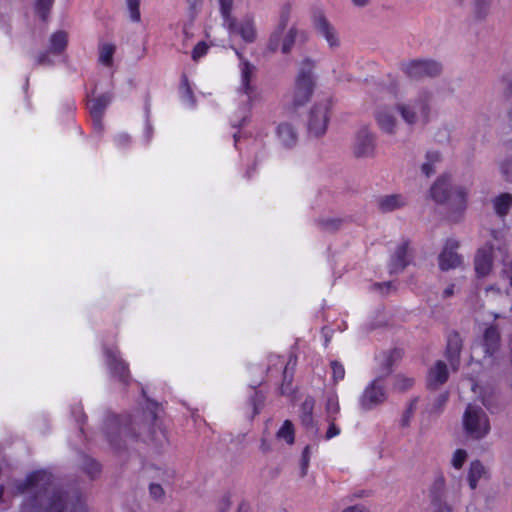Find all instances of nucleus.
Returning <instances> with one entry per match:
<instances>
[{
    "label": "nucleus",
    "mask_w": 512,
    "mask_h": 512,
    "mask_svg": "<svg viewBox=\"0 0 512 512\" xmlns=\"http://www.w3.org/2000/svg\"><path fill=\"white\" fill-rule=\"evenodd\" d=\"M432 103V91L423 89L414 97L398 102L395 109L407 125L414 126L418 123H428L432 110Z\"/></svg>",
    "instance_id": "1"
},
{
    "label": "nucleus",
    "mask_w": 512,
    "mask_h": 512,
    "mask_svg": "<svg viewBox=\"0 0 512 512\" xmlns=\"http://www.w3.org/2000/svg\"><path fill=\"white\" fill-rule=\"evenodd\" d=\"M290 14L291 7L289 5L281 8L278 24L271 33L267 43L269 51L276 52L280 50L283 54H287L293 47L298 31L294 26L288 27Z\"/></svg>",
    "instance_id": "2"
},
{
    "label": "nucleus",
    "mask_w": 512,
    "mask_h": 512,
    "mask_svg": "<svg viewBox=\"0 0 512 512\" xmlns=\"http://www.w3.org/2000/svg\"><path fill=\"white\" fill-rule=\"evenodd\" d=\"M466 434L472 439H482L490 432V422L482 408L469 404L462 418Z\"/></svg>",
    "instance_id": "3"
},
{
    "label": "nucleus",
    "mask_w": 512,
    "mask_h": 512,
    "mask_svg": "<svg viewBox=\"0 0 512 512\" xmlns=\"http://www.w3.org/2000/svg\"><path fill=\"white\" fill-rule=\"evenodd\" d=\"M401 70L410 79L421 80L440 75L442 65L431 59H414L403 62Z\"/></svg>",
    "instance_id": "4"
},
{
    "label": "nucleus",
    "mask_w": 512,
    "mask_h": 512,
    "mask_svg": "<svg viewBox=\"0 0 512 512\" xmlns=\"http://www.w3.org/2000/svg\"><path fill=\"white\" fill-rule=\"evenodd\" d=\"M330 119L329 104L322 102L315 104L309 110L307 117V130L310 137H322L328 128Z\"/></svg>",
    "instance_id": "5"
},
{
    "label": "nucleus",
    "mask_w": 512,
    "mask_h": 512,
    "mask_svg": "<svg viewBox=\"0 0 512 512\" xmlns=\"http://www.w3.org/2000/svg\"><path fill=\"white\" fill-rule=\"evenodd\" d=\"M231 22V25L229 21L223 23V26L228 30L231 36H239L248 43L256 40L257 30L255 20L252 15H246L239 21L234 16L232 17Z\"/></svg>",
    "instance_id": "6"
},
{
    "label": "nucleus",
    "mask_w": 512,
    "mask_h": 512,
    "mask_svg": "<svg viewBox=\"0 0 512 512\" xmlns=\"http://www.w3.org/2000/svg\"><path fill=\"white\" fill-rule=\"evenodd\" d=\"M314 87V77L310 70H302L297 78L292 94V104L295 107L304 105L311 97Z\"/></svg>",
    "instance_id": "7"
},
{
    "label": "nucleus",
    "mask_w": 512,
    "mask_h": 512,
    "mask_svg": "<svg viewBox=\"0 0 512 512\" xmlns=\"http://www.w3.org/2000/svg\"><path fill=\"white\" fill-rule=\"evenodd\" d=\"M501 334L496 324H490L483 332L482 338L479 342V348L484 353L485 357H493L500 349Z\"/></svg>",
    "instance_id": "8"
},
{
    "label": "nucleus",
    "mask_w": 512,
    "mask_h": 512,
    "mask_svg": "<svg viewBox=\"0 0 512 512\" xmlns=\"http://www.w3.org/2000/svg\"><path fill=\"white\" fill-rule=\"evenodd\" d=\"M386 399V392L380 379L374 380L360 398V406L364 410H370L383 403Z\"/></svg>",
    "instance_id": "9"
},
{
    "label": "nucleus",
    "mask_w": 512,
    "mask_h": 512,
    "mask_svg": "<svg viewBox=\"0 0 512 512\" xmlns=\"http://www.w3.org/2000/svg\"><path fill=\"white\" fill-rule=\"evenodd\" d=\"M458 247L459 242L455 239H448L445 242L444 248L439 255V267L441 270L455 269L461 265L462 258L456 252Z\"/></svg>",
    "instance_id": "10"
},
{
    "label": "nucleus",
    "mask_w": 512,
    "mask_h": 512,
    "mask_svg": "<svg viewBox=\"0 0 512 512\" xmlns=\"http://www.w3.org/2000/svg\"><path fill=\"white\" fill-rule=\"evenodd\" d=\"M375 119L379 128L386 134L394 135L398 128V120L391 106L379 105L375 111Z\"/></svg>",
    "instance_id": "11"
},
{
    "label": "nucleus",
    "mask_w": 512,
    "mask_h": 512,
    "mask_svg": "<svg viewBox=\"0 0 512 512\" xmlns=\"http://www.w3.org/2000/svg\"><path fill=\"white\" fill-rule=\"evenodd\" d=\"M493 245L490 243L485 244L479 248L475 260V271L479 277L487 276L493 267Z\"/></svg>",
    "instance_id": "12"
},
{
    "label": "nucleus",
    "mask_w": 512,
    "mask_h": 512,
    "mask_svg": "<svg viewBox=\"0 0 512 512\" xmlns=\"http://www.w3.org/2000/svg\"><path fill=\"white\" fill-rule=\"evenodd\" d=\"M241 88L247 95V101L252 105L261 100V93L251 85L250 80L254 75V67L247 62L241 63Z\"/></svg>",
    "instance_id": "13"
},
{
    "label": "nucleus",
    "mask_w": 512,
    "mask_h": 512,
    "mask_svg": "<svg viewBox=\"0 0 512 512\" xmlns=\"http://www.w3.org/2000/svg\"><path fill=\"white\" fill-rule=\"evenodd\" d=\"M410 262L408 243L403 242L398 245L391 255L388 268L390 274H395L403 271Z\"/></svg>",
    "instance_id": "14"
},
{
    "label": "nucleus",
    "mask_w": 512,
    "mask_h": 512,
    "mask_svg": "<svg viewBox=\"0 0 512 512\" xmlns=\"http://www.w3.org/2000/svg\"><path fill=\"white\" fill-rule=\"evenodd\" d=\"M453 187L448 176H440L430 188L431 198L440 204L447 203Z\"/></svg>",
    "instance_id": "15"
},
{
    "label": "nucleus",
    "mask_w": 512,
    "mask_h": 512,
    "mask_svg": "<svg viewBox=\"0 0 512 512\" xmlns=\"http://www.w3.org/2000/svg\"><path fill=\"white\" fill-rule=\"evenodd\" d=\"M110 101L111 97L109 95H101L89 101V110L93 118L94 128L99 132L102 130V115Z\"/></svg>",
    "instance_id": "16"
},
{
    "label": "nucleus",
    "mask_w": 512,
    "mask_h": 512,
    "mask_svg": "<svg viewBox=\"0 0 512 512\" xmlns=\"http://www.w3.org/2000/svg\"><path fill=\"white\" fill-rule=\"evenodd\" d=\"M276 135L280 144L286 148L295 146L298 141L297 128L291 122L280 123L277 126Z\"/></svg>",
    "instance_id": "17"
},
{
    "label": "nucleus",
    "mask_w": 512,
    "mask_h": 512,
    "mask_svg": "<svg viewBox=\"0 0 512 512\" xmlns=\"http://www.w3.org/2000/svg\"><path fill=\"white\" fill-rule=\"evenodd\" d=\"M448 368L443 361H437L430 368L427 376V385L430 389H437L443 385L448 379Z\"/></svg>",
    "instance_id": "18"
},
{
    "label": "nucleus",
    "mask_w": 512,
    "mask_h": 512,
    "mask_svg": "<svg viewBox=\"0 0 512 512\" xmlns=\"http://www.w3.org/2000/svg\"><path fill=\"white\" fill-rule=\"evenodd\" d=\"M469 194V189L465 186H455L453 187L447 204L451 209L457 212H463L467 206V197Z\"/></svg>",
    "instance_id": "19"
},
{
    "label": "nucleus",
    "mask_w": 512,
    "mask_h": 512,
    "mask_svg": "<svg viewBox=\"0 0 512 512\" xmlns=\"http://www.w3.org/2000/svg\"><path fill=\"white\" fill-rule=\"evenodd\" d=\"M462 349V338L457 332L448 335L446 356L452 366L458 363L460 352Z\"/></svg>",
    "instance_id": "20"
},
{
    "label": "nucleus",
    "mask_w": 512,
    "mask_h": 512,
    "mask_svg": "<svg viewBox=\"0 0 512 512\" xmlns=\"http://www.w3.org/2000/svg\"><path fill=\"white\" fill-rule=\"evenodd\" d=\"M69 34L64 30L52 33L48 40V48L54 55H61L68 46Z\"/></svg>",
    "instance_id": "21"
},
{
    "label": "nucleus",
    "mask_w": 512,
    "mask_h": 512,
    "mask_svg": "<svg viewBox=\"0 0 512 512\" xmlns=\"http://www.w3.org/2000/svg\"><path fill=\"white\" fill-rule=\"evenodd\" d=\"M382 212H392L407 205V199L402 194H390L382 196L378 200Z\"/></svg>",
    "instance_id": "22"
},
{
    "label": "nucleus",
    "mask_w": 512,
    "mask_h": 512,
    "mask_svg": "<svg viewBox=\"0 0 512 512\" xmlns=\"http://www.w3.org/2000/svg\"><path fill=\"white\" fill-rule=\"evenodd\" d=\"M318 33L323 36L331 47L338 44L337 33L334 28L326 21V19H319L316 23Z\"/></svg>",
    "instance_id": "23"
},
{
    "label": "nucleus",
    "mask_w": 512,
    "mask_h": 512,
    "mask_svg": "<svg viewBox=\"0 0 512 512\" xmlns=\"http://www.w3.org/2000/svg\"><path fill=\"white\" fill-rule=\"evenodd\" d=\"M487 474L483 464L478 461H472L470 464L469 472H468V484L471 489H475L478 485V481L485 477Z\"/></svg>",
    "instance_id": "24"
},
{
    "label": "nucleus",
    "mask_w": 512,
    "mask_h": 512,
    "mask_svg": "<svg viewBox=\"0 0 512 512\" xmlns=\"http://www.w3.org/2000/svg\"><path fill=\"white\" fill-rule=\"evenodd\" d=\"M512 206V195L502 193L493 200V207L497 215L504 217L508 214Z\"/></svg>",
    "instance_id": "25"
},
{
    "label": "nucleus",
    "mask_w": 512,
    "mask_h": 512,
    "mask_svg": "<svg viewBox=\"0 0 512 512\" xmlns=\"http://www.w3.org/2000/svg\"><path fill=\"white\" fill-rule=\"evenodd\" d=\"M374 149V137L372 135H365L363 138L359 139V143L357 145L356 151H354V155L358 157L372 156L374 153Z\"/></svg>",
    "instance_id": "26"
},
{
    "label": "nucleus",
    "mask_w": 512,
    "mask_h": 512,
    "mask_svg": "<svg viewBox=\"0 0 512 512\" xmlns=\"http://www.w3.org/2000/svg\"><path fill=\"white\" fill-rule=\"evenodd\" d=\"M116 51V46L112 43H102L99 46L98 62L106 67H110L113 64V56Z\"/></svg>",
    "instance_id": "27"
},
{
    "label": "nucleus",
    "mask_w": 512,
    "mask_h": 512,
    "mask_svg": "<svg viewBox=\"0 0 512 512\" xmlns=\"http://www.w3.org/2000/svg\"><path fill=\"white\" fill-rule=\"evenodd\" d=\"M445 478L442 474L436 476L431 488H430V496H431V502H438L443 501V498L445 496Z\"/></svg>",
    "instance_id": "28"
},
{
    "label": "nucleus",
    "mask_w": 512,
    "mask_h": 512,
    "mask_svg": "<svg viewBox=\"0 0 512 512\" xmlns=\"http://www.w3.org/2000/svg\"><path fill=\"white\" fill-rule=\"evenodd\" d=\"M217 2L223 23L229 21L231 25L232 17H234L235 0H217Z\"/></svg>",
    "instance_id": "29"
},
{
    "label": "nucleus",
    "mask_w": 512,
    "mask_h": 512,
    "mask_svg": "<svg viewBox=\"0 0 512 512\" xmlns=\"http://www.w3.org/2000/svg\"><path fill=\"white\" fill-rule=\"evenodd\" d=\"M440 160L438 152H427L426 161L421 165V171L426 177L435 173V164Z\"/></svg>",
    "instance_id": "30"
},
{
    "label": "nucleus",
    "mask_w": 512,
    "mask_h": 512,
    "mask_svg": "<svg viewBox=\"0 0 512 512\" xmlns=\"http://www.w3.org/2000/svg\"><path fill=\"white\" fill-rule=\"evenodd\" d=\"M499 170L504 181L512 183V156H505L498 161Z\"/></svg>",
    "instance_id": "31"
},
{
    "label": "nucleus",
    "mask_w": 512,
    "mask_h": 512,
    "mask_svg": "<svg viewBox=\"0 0 512 512\" xmlns=\"http://www.w3.org/2000/svg\"><path fill=\"white\" fill-rule=\"evenodd\" d=\"M396 285L393 281L383 283H373L371 290L378 293L380 296H388L396 291Z\"/></svg>",
    "instance_id": "32"
},
{
    "label": "nucleus",
    "mask_w": 512,
    "mask_h": 512,
    "mask_svg": "<svg viewBox=\"0 0 512 512\" xmlns=\"http://www.w3.org/2000/svg\"><path fill=\"white\" fill-rule=\"evenodd\" d=\"M279 439L284 440L288 444L294 442V431L290 421L286 420L277 433Z\"/></svg>",
    "instance_id": "33"
},
{
    "label": "nucleus",
    "mask_w": 512,
    "mask_h": 512,
    "mask_svg": "<svg viewBox=\"0 0 512 512\" xmlns=\"http://www.w3.org/2000/svg\"><path fill=\"white\" fill-rule=\"evenodd\" d=\"M414 385V379L405 375H397L394 379V388L400 392L407 391Z\"/></svg>",
    "instance_id": "34"
},
{
    "label": "nucleus",
    "mask_w": 512,
    "mask_h": 512,
    "mask_svg": "<svg viewBox=\"0 0 512 512\" xmlns=\"http://www.w3.org/2000/svg\"><path fill=\"white\" fill-rule=\"evenodd\" d=\"M108 358L109 364L113 366L114 371L118 372L121 378H124L127 372L126 365L120 359H118L115 353H109Z\"/></svg>",
    "instance_id": "35"
},
{
    "label": "nucleus",
    "mask_w": 512,
    "mask_h": 512,
    "mask_svg": "<svg viewBox=\"0 0 512 512\" xmlns=\"http://www.w3.org/2000/svg\"><path fill=\"white\" fill-rule=\"evenodd\" d=\"M467 457H468V454H467L466 450L457 449L452 455L451 465L457 470L461 469L463 467L464 463L466 462Z\"/></svg>",
    "instance_id": "36"
},
{
    "label": "nucleus",
    "mask_w": 512,
    "mask_h": 512,
    "mask_svg": "<svg viewBox=\"0 0 512 512\" xmlns=\"http://www.w3.org/2000/svg\"><path fill=\"white\" fill-rule=\"evenodd\" d=\"M448 399V395L446 393H442L438 395L432 403L429 404L427 410L429 413H438L442 410L444 405L446 404Z\"/></svg>",
    "instance_id": "37"
},
{
    "label": "nucleus",
    "mask_w": 512,
    "mask_h": 512,
    "mask_svg": "<svg viewBox=\"0 0 512 512\" xmlns=\"http://www.w3.org/2000/svg\"><path fill=\"white\" fill-rule=\"evenodd\" d=\"M417 399L412 400L407 409L404 411L402 418H401V426L402 427H408L410 424V420L414 414V411L416 409Z\"/></svg>",
    "instance_id": "38"
},
{
    "label": "nucleus",
    "mask_w": 512,
    "mask_h": 512,
    "mask_svg": "<svg viewBox=\"0 0 512 512\" xmlns=\"http://www.w3.org/2000/svg\"><path fill=\"white\" fill-rule=\"evenodd\" d=\"M398 356L399 353L397 351H390L388 353H383L378 357V360L382 365L385 366V370L388 372L392 366L394 358Z\"/></svg>",
    "instance_id": "39"
},
{
    "label": "nucleus",
    "mask_w": 512,
    "mask_h": 512,
    "mask_svg": "<svg viewBox=\"0 0 512 512\" xmlns=\"http://www.w3.org/2000/svg\"><path fill=\"white\" fill-rule=\"evenodd\" d=\"M127 6L130 12V18L133 21H139L140 20V0H126Z\"/></svg>",
    "instance_id": "40"
},
{
    "label": "nucleus",
    "mask_w": 512,
    "mask_h": 512,
    "mask_svg": "<svg viewBox=\"0 0 512 512\" xmlns=\"http://www.w3.org/2000/svg\"><path fill=\"white\" fill-rule=\"evenodd\" d=\"M207 51H208V45L205 42L201 41V42L197 43L192 51V59L194 61H198L201 57L206 55Z\"/></svg>",
    "instance_id": "41"
},
{
    "label": "nucleus",
    "mask_w": 512,
    "mask_h": 512,
    "mask_svg": "<svg viewBox=\"0 0 512 512\" xmlns=\"http://www.w3.org/2000/svg\"><path fill=\"white\" fill-rule=\"evenodd\" d=\"M52 52L48 49L47 51L41 52L36 57V62L39 65L51 66L53 65V60L51 58Z\"/></svg>",
    "instance_id": "42"
},
{
    "label": "nucleus",
    "mask_w": 512,
    "mask_h": 512,
    "mask_svg": "<svg viewBox=\"0 0 512 512\" xmlns=\"http://www.w3.org/2000/svg\"><path fill=\"white\" fill-rule=\"evenodd\" d=\"M313 409V401L306 400L303 404L304 415L302 416V421L304 424H309L312 421L311 412Z\"/></svg>",
    "instance_id": "43"
},
{
    "label": "nucleus",
    "mask_w": 512,
    "mask_h": 512,
    "mask_svg": "<svg viewBox=\"0 0 512 512\" xmlns=\"http://www.w3.org/2000/svg\"><path fill=\"white\" fill-rule=\"evenodd\" d=\"M432 506H433L432 512H453L451 505H449L445 501L434 502V503H432Z\"/></svg>",
    "instance_id": "44"
},
{
    "label": "nucleus",
    "mask_w": 512,
    "mask_h": 512,
    "mask_svg": "<svg viewBox=\"0 0 512 512\" xmlns=\"http://www.w3.org/2000/svg\"><path fill=\"white\" fill-rule=\"evenodd\" d=\"M52 3L53 0H37V9L43 18L45 17Z\"/></svg>",
    "instance_id": "45"
},
{
    "label": "nucleus",
    "mask_w": 512,
    "mask_h": 512,
    "mask_svg": "<svg viewBox=\"0 0 512 512\" xmlns=\"http://www.w3.org/2000/svg\"><path fill=\"white\" fill-rule=\"evenodd\" d=\"M149 491L151 496L156 500H159L164 496V490L158 484H151L149 487Z\"/></svg>",
    "instance_id": "46"
},
{
    "label": "nucleus",
    "mask_w": 512,
    "mask_h": 512,
    "mask_svg": "<svg viewBox=\"0 0 512 512\" xmlns=\"http://www.w3.org/2000/svg\"><path fill=\"white\" fill-rule=\"evenodd\" d=\"M340 433V428L335 423H330L328 430L326 432L325 438L327 440L332 439Z\"/></svg>",
    "instance_id": "47"
},
{
    "label": "nucleus",
    "mask_w": 512,
    "mask_h": 512,
    "mask_svg": "<svg viewBox=\"0 0 512 512\" xmlns=\"http://www.w3.org/2000/svg\"><path fill=\"white\" fill-rule=\"evenodd\" d=\"M333 376L335 379H343L344 377V368L342 365L333 362L332 363Z\"/></svg>",
    "instance_id": "48"
},
{
    "label": "nucleus",
    "mask_w": 512,
    "mask_h": 512,
    "mask_svg": "<svg viewBox=\"0 0 512 512\" xmlns=\"http://www.w3.org/2000/svg\"><path fill=\"white\" fill-rule=\"evenodd\" d=\"M47 512H62V499L58 497L50 504Z\"/></svg>",
    "instance_id": "49"
},
{
    "label": "nucleus",
    "mask_w": 512,
    "mask_h": 512,
    "mask_svg": "<svg viewBox=\"0 0 512 512\" xmlns=\"http://www.w3.org/2000/svg\"><path fill=\"white\" fill-rule=\"evenodd\" d=\"M327 409L331 412H336L338 410V403L333 399H330L327 403Z\"/></svg>",
    "instance_id": "50"
},
{
    "label": "nucleus",
    "mask_w": 512,
    "mask_h": 512,
    "mask_svg": "<svg viewBox=\"0 0 512 512\" xmlns=\"http://www.w3.org/2000/svg\"><path fill=\"white\" fill-rule=\"evenodd\" d=\"M354 512H371L370 507L365 504L354 505Z\"/></svg>",
    "instance_id": "51"
},
{
    "label": "nucleus",
    "mask_w": 512,
    "mask_h": 512,
    "mask_svg": "<svg viewBox=\"0 0 512 512\" xmlns=\"http://www.w3.org/2000/svg\"><path fill=\"white\" fill-rule=\"evenodd\" d=\"M454 294V285H449L444 291H443V297L448 298L451 297Z\"/></svg>",
    "instance_id": "52"
},
{
    "label": "nucleus",
    "mask_w": 512,
    "mask_h": 512,
    "mask_svg": "<svg viewBox=\"0 0 512 512\" xmlns=\"http://www.w3.org/2000/svg\"><path fill=\"white\" fill-rule=\"evenodd\" d=\"M370 0H354V5L356 6H365L369 3Z\"/></svg>",
    "instance_id": "53"
},
{
    "label": "nucleus",
    "mask_w": 512,
    "mask_h": 512,
    "mask_svg": "<svg viewBox=\"0 0 512 512\" xmlns=\"http://www.w3.org/2000/svg\"><path fill=\"white\" fill-rule=\"evenodd\" d=\"M41 474L37 473V474H34L32 476L29 477L28 481L31 485H34V483L37 481V478L40 476Z\"/></svg>",
    "instance_id": "54"
},
{
    "label": "nucleus",
    "mask_w": 512,
    "mask_h": 512,
    "mask_svg": "<svg viewBox=\"0 0 512 512\" xmlns=\"http://www.w3.org/2000/svg\"><path fill=\"white\" fill-rule=\"evenodd\" d=\"M308 452H309V447H305L304 449V452H303V457H304V465L307 466V463H308Z\"/></svg>",
    "instance_id": "55"
},
{
    "label": "nucleus",
    "mask_w": 512,
    "mask_h": 512,
    "mask_svg": "<svg viewBox=\"0 0 512 512\" xmlns=\"http://www.w3.org/2000/svg\"><path fill=\"white\" fill-rule=\"evenodd\" d=\"M491 235H492V237H493L496 241H499V240L501 239V233H500V232L492 231Z\"/></svg>",
    "instance_id": "56"
},
{
    "label": "nucleus",
    "mask_w": 512,
    "mask_h": 512,
    "mask_svg": "<svg viewBox=\"0 0 512 512\" xmlns=\"http://www.w3.org/2000/svg\"><path fill=\"white\" fill-rule=\"evenodd\" d=\"M482 402L487 408H490L492 405L491 401L486 397H483Z\"/></svg>",
    "instance_id": "57"
},
{
    "label": "nucleus",
    "mask_w": 512,
    "mask_h": 512,
    "mask_svg": "<svg viewBox=\"0 0 512 512\" xmlns=\"http://www.w3.org/2000/svg\"><path fill=\"white\" fill-rule=\"evenodd\" d=\"M486 291H487V292H488V291H493V292H497V293H498V292H499V289L494 288L493 286H491V287H487V288H486Z\"/></svg>",
    "instance_id": "58"
},
{
    "label": "nucleus",
    "mask_w": 512,
    "mask_h": 512,
    "mask_svg": "<svg viewBox=\"0 0 512 512\" xmlns=\"http://www.w3.org/2000/svg\"><path fill=\"white\" fill-rule=\"evenodd\" d=\"M238 512H248L247 508L244 505H241L238 509Z\"/></svg>",
    "instance_id": "59"
},
{
    "label": "nucleus",
    "mask_w": 512,
    "mask_h": 512,
    "mask_svg": "<svg viewBox=\"0 0 512 512\" xmlns=\"http://www.w3.org/2000/svg\"><path fill=\"white\" fill-rule=\"evenodd\" d=\"M508 267H509L510 275H512V260L510 261Z\"/></svg>",
    "instance_id": "60"
},
{
    "label": "nucleus",
    "mask_w": 512,
    "mask_h": 512,
    "mask_svg": "<svg viewBox=\"0 0 512 512\" xmlns=\"http://www.w3.org/2000/svg\"><path fill=\"white\" fill-rule=\"evenodd\" d=\"M509 284L512 287V275L509 276Z\"/></svg>",
    "instance_id": "61"
},
{
    "label": "nucleus",
    "mask_w": 512,
    "mask_h": 512,
    "mask_svg": "<svg viewBox=\"0 0 512 512\" xmlns=\"http://www.w3.org/2000/svg\"><path fill=\"white\" fill-rule=\"evenodd\" d=\"M343 512H352V508H346Z\"/></svg>",
    "instance_id": "62"
},
{
    "label": "nucleus",
    "mask_w": 512,
    "mask_h": 512,
    "mask_svg": "<svg viewBox=\"0 0 512 512\" xmlns=\"http://www.w3.org/2000/svg\"><path fill=\"white\" fill-rule=\"evenodd\" d=\"M358 497H363L365 496V493L364 492H361L360 494H357Z\"/></svg>",
    "instance_id": "63"
},
{
    "label": "nucleus",
    "mask_w": 512,
    "mask_h": 512,
    "mask_svg": "<svg viewBox=\"0 0 512 512\" xmlns=\"http://www.w3.org/2000/svg\"><path fill=\"white\" fill-rule=\"evenodd\" d=\"M229 507V502L228 500L225 501V508H228Z\"/></svg>",
    "instance_id": "64"
}]
</instances>
